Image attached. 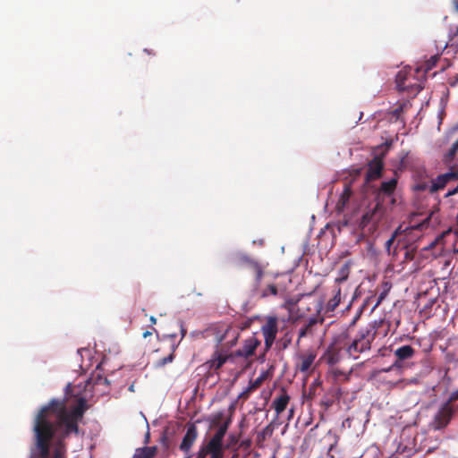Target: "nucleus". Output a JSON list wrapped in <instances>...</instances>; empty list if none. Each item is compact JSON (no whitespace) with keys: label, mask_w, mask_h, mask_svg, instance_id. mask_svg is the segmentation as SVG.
Returning <instances> with one entry per match:
<instances>
[{"label":"nucleus","mask_w":458,"mask_h":458,"mask_svg":"<svg viewBox=\"0 0 458 458\" xmlns=\"http://www.w3.org/2000/svg\"><path fill=\"white\" fill-rule=\"evenodd\" d=\"M454 5L456 11H458V0H454Z\"/></svg>","instance_id":"47"},{"label":"nucleus","mask_w":458,"mask_h":458,"mask_svg":"<svg viewBox=\"0 0 458 458\" xmlns=\"http://www.w3.org/2000/svg\"><path fill=\"white\" fill-rule=\"evenodd\" d=\"M383 164L379 159L374 158L369 165L366 173L367 181L377 179L380 176Z\"/></svg>","instance_id":"23"},{"label":"nucleus","mask_w":458,"mask_h":458,"mask_svg":"<svg viewBox=\"0 0 458 458\" xmlns=\"http://www.w3.org/2000/svg\"><path fill=\"white\" fill-rule=\"evenodd\" d=\"M261 331L264 335L267 347H270L276 337L277 318L276 317L269 318L266 324L262 326Z\"/></svg>","instance_id":"13"},{"label":"nucleus","mask_w":458,"mask_h":458,"mask_svg":"<svg viewBox=\"0 0 458 458\" xmlns=\"http://www.w3.org/2000/svg\"><path fill=\"white\" fill-rule=\"evenodd\" d=\"M341 301V288L340 286H335L334 288V296L327 301L325 312H332L334 311L336 307L339 305Z\"/></svg>","instance_id":"24"},{"label":"nucleus","mask_w":458,"mask_h":458,"mask_svg":"<svg viewBox=\"0 0 458 458\" xmlns=\"http://www.w3.org/2000/svg\"><path fill=\"white\" fill-rule=\"evenodd\" d=\"M186 333H187V330L183 327L182 325H181L182 338H183L186 335Z\"/></svg>","instance_id":"42"},{"label":"nucleus","mask_w":458,"mask_h":458,"mask_svg":"<svg viewBox=\"0 0 458 458\" xmlns=\"http://www.w3.org/2000/svg\"><path fill=\"white\" fill-rule=\"evenodd\" d=\"M317 354L312 350L300 353L296 358L295 369L301 373H307L314 363Z\"/></svg>","instance_id":"12"},{"label":"nucleus","mask_w":458,"mask_h":458,"mask_svg":"<svg viewBox=\"0 0 458 458\" xmlns=\"http://www.w3.org/2000/svg\"><path fill=\"white\" fill-rule=\"evenodd\" d=\"M144 51H145V52H147V53H148V54H149V55L151 54V52H150V51H148V49H145Z\"/></svg>","instance_id":"50"},{"label":"nucleus","mask_w":458,"mask_h":458,"mask_svg":"<svg viewBox=\"0 0 458 458\" xmlns=\"http://www.w3.org/2000/svg\"><path fill=\"white\" fill-rule=\"evenodd\" d=\"M430 218L427 217L422 222L418 223L413 225H399L395 231L393 233L392 236L386 242V248L388 251H390V247L394 242L395 239L400 237L401 235L404 234L405 236L413 235L414 237L419 238L420 235L415 234V233H420L424 229L428 227Z\"/></svg>","instance_id":"6"},{"label":"nucleus","mask_w":458,"mask_h":458,"mask_svg":"<svg viewBox=\"0 0 458 458\" xmlns=\"http://www.w3.org/2000/svg\"><path fill=\"white\" fill-rule=\"evenodd\" d=\"M250 393H251V392H246V390H245V391H244V392H243L240 396H241V397H242V396H244L245 398H247V397L250 395Z\"/></svg>","instance_id":"46"},{"label":"nucleus","mask_w":458,"mask_h":458,"mask_svg":"<svg viewBox=\"0 0 458 458\" xmlns=\"http://www.w3.org/2000/svg\"><path fill=\"white\" fill-rule=\"evenodd\" d=\"M458 193V183H457V186L455 188H454L453 190L449 191L446 194V196H453L454 194Z\"/></svg>","instance_id":"41"},{"label":"nucleus","mask_w":458,"mask_h":458,"mask_svg":"<svg viewBox=\"0 0 458 458\" xmlns=\"http://www.w3.org/2000/svg\"><path fill=\"white\" fill-rule=\"evenodd\" d=\"M394 201H395V200H394V199H393V198H392V199H391V203H392V204H394Z\"/></svg>","instance_id":"51"},{"label":"nucleus","mask_w":458,"mask_h":458,"mask_svg":"<svg viewBox=\"0 0 458 458\" xmlns=\"http://www.w3.org/2000/svg\"><path fill=\"white\" fill-rule=\"evenodd\" d=\"M334 374H335V376H338V375H342L343 373H342L340 370L335 369V370L334 371Z\"/></svg>","instance_id":"49"},{"label":"nucleus","mask_w":458,"mask_h":458,"mask_svg":"<svg viewBox=\"0 0 458 458\" xmlns=\"http://www.w3.org/2000/svg\"><path fill=\"white\" fill-rule=\"evenodd\" d=\"M277 293H278V288L275 284H268L261 291L262 297H267L269 295H277Z\"/></svg>","instance_id":"33"},{"label":"nucleus","mask_w":458,"mask_h":458,"mask_svg":"<svg viewBox=\"0 0 458 458\" xmlns=\"http://www.w3.org/2000/svg\"><path fill=\"white\" fill-rule=\"evenodd\" d=\"M88 409L87 401L81 397L78 403L67 409L63 401L53 399L40 409L34 419L33 434L40 458H47L50 441L55 436L63 438L79 433V422Z\"/></svg>","instance_id":"2"},{"label":"nucleus","mask_w":458,"mask_h":458,"mask_svg":"<svg viewBox=\"0 0 458 458\" xmlns=\"http://www.w3.org/2000/svg\"><path fill=\"white\" fill-rule=\"evenodd\" d=\"M458 153V140H455L449 150L444 155L443 162L449 165L454 160L456 154Z\"/></svg>","instance_id":"26"},{"label":"nucleus","mask_w":458,"mask_h":458,"mask_svg":"<svg viewBox=\"0 0 458 458\" xmlns=\"http://www.w3.org/2000/svg\"><path fill=\"white\" fill-rule=\"evenodd\" d=\"M411 68H403L399 71L395 76L396 88L401 92L407 93V96L411 97V99L399 100L395 106L388 113V114H403L404 113H414L420 114L422 108L421 102L414 105V98L423 89V81L416 80L411 81Z\"/></svg>","instance_id":"3"},{"label":"nucleus","mask_w":458,"mask_h":458,"mask_svg":"<svg viewBox=\"0 0 458 458\" xmlns=\"http://www.w3.org/2000/svg\"><path fill=\"white\" fill-rule=\"evenodd\" d=\"M352 195V191L349 187H345L342 194L340 195L339 200L337 202V207L343 208L349 201V199Z\"/></svg>","instance_id":"32"},{"label":"nucleus","mask_w":458,"mask_h":458,"mask_svg":"<svg viewBox=\"0 0 458 458\" xmlns=\"http://www.w3.org/2000/svg\"><path fill=\"white\" fill-rule=\"evenodd\" d=\"M377 335L375 326H368L360 328L356 336L351 341L348 340V334H343L339 336V343L345 348L347 354L353 358L358 359L360 354L368 352L371 348V344Z\"/></svg>","instance_id":"5"},{"label":"nucleus","mask_w":458,"mask_h":458,"mask_svg":"<svg viewBox=\"0 0 458 458\" xmlns=\"http://www.w3.org/2000/svg\"><path fill=\"white\" fill-rule=\"evenodd\" d=\"M438 61V57L437 55L430 57V59L426 63L423 67H417L414 71L411 70V81H416V76H421L423 79L426 77V73L431 70Z\"/></svg>","instance_id":"21"},{"label":"nucleus","mask_w":458,"mask_h":458,"mask_svg":"<svg viewBox=\"0 0 458 458\" xmlns=\"http://www.w3.org/2000/svg\"><path fill=\"white\" fill-rule=\"evenodd\" d=\"M157 451V446H145L142 448H138L132 458H154Z\"/></svg>","instance_id":"25"},{"label":"nucleus","mask_w":458,"mask_h":458,"mask_svg":"<svg viewBox=\"0 0 458 458\" xmlns=\"http://www.w3.org/2000/svg\"><path fill=\"white\" fill-rule=\"evenodd\" d=\"M259 344L260 342L256 337L250 336L244 341V344L241 349L236 350L232 354H233V358L242 357L249 359L255 354V351Z\"/></svg>","instance_id":"14"},{"label":"nucleus","mask_w":458,"mask_h":458,"mask_svg":"<svg viewBox=\"0 0 458 458\" xmlns=\"http://www.w3.org/2000/svg\"><path fill=\"white\" fill-rule=\"evenodd\" d=\"M266 377L267 375L265 372H263L254 380H250L248 387L246 388V392H254L255 390L259 388L263 382L265 381Z\"/></svg>","instance_id":"30"},{"label":"nucleus","mask_w":458,"mask_h":458,"mask_svg":"<svg viewBox=\"0 0 458 458\" xmlns=\"http://www.w3.org/2000/svg\"><path fill=\"white\" fill-rule=\"evenodd\" d=\"M64 439L58 436H55L49 444V452L47 458H66V446ZM33 455L40 458V453L36 445V436L34 435V451Z\"/></svg>","instance_id":"8"},{"label":"nucleus","mask_w":458,"mask_h":458,"mask_svg":"<svg viewBox=\"0 0 458 458\" xmlns=\"http://www.w3.org/2000/svg\"><path fill=\"white\" fill-rule=\"evenodd\" d=\"M326 360L329 365H335L340 360L339 351L334 347H330L326 353Z\"/></svg>","instance_id":"28"},{"label":"nucleus","mask_w":458,"mask_h":458,"mask_svg":"<svg viewBox=\"0 0 458 458\" xmlns=\"http://www.w3.org/2000/svg\"><path fill=\"white\" fill-rule=\"evenodd\" d=\"M324 322L323 318L311 317L299 330L298 342L303 337H311L315 335L318 325Z\"/></svg>","instance_id":"18"},{"label":"nucleus","mask_w":458,"mask_h":458,"mask_svg":"<svg viewBox=\"0 0 458 458\" xmlns=\"http://www.w3.org/2000/svg\"><path fill=\"white\" fill-rule=\"evenodd\" d=\"M369 456L371 458H380L379 450L377 447H370L361 455V458H369Z\"/></svg>","instance_id":"34"},{"label":"nucleus","mask_w":458,"mask_h":458,"mask_svg":"<svg viewBox=\"0 0 458 458\" xmlns=\"http://www.w3.org/2000/svg\"><path fill=\"white\" fill-rule=\"evenodd\" d=\"M394 356L396 357V360L393 363L391 367L385 369V371H389L393 368H400L401 362L411 359L415 354V350L411 345H403L394 352Z\"/></svg>","instance_id":"16"},{"label":"nucleus","mask_w":458,"mask_h":458,"mask_svg":"<svg viewBox=\"0 0 458 458\" xmlns=\"http://www.w3.org/2000/svg\"><path fill=\"white\" fill-rule=\"evenodd\" d=\"M149 438H150V435H149V432L148 431L145 435V439H144V443L145 444H148L149 442Z\"/></svg>","instance_id":"43"},{"label":"nucleus","mask_w":458,"mask_h":458,"mask_svg":"<svg viewBox=\"0 0 458 458\" xmlns=\"http://www.w3.org/2000/svg\"><path fill=\"white\" fill-rule=\"evenodd\" d=\"M106 385V386H108L109 385V381L106 377H103L102 376H98L97 378L95 379V382H94V385Z\"/></svg>","instance_id":"37"},{"label":"nucleus","mask_w":458,"mask_h":458,"mask_svg":"<svg viewBox=\"0 0 458 458\" xmlns=\"http://www.w3.org/2000/svg\"><path fill=\"white\" fill-rule=\"evenodd\" d=\"M234 264L238 267H246L251 270L255 274L256 285H259L264 271L259 261L250 258L247 254L239 253L234 258Z\"/></svg>","instance_id":"7"},{"label":"nucleus","mask_w":458,"mask_h":458,"mask_svg":"<svg viewBox=\"0 0 458 458\" xmlns=\"http://www.w3.org/2000/svg\"><path fill=\"white\" fill-rule=\"evenodd\" d=\"M458 82V74L455 76V81L454 82H451L450 84L452 86H454Z\"/></svg>","instance_id":"48"},{"label":"nucleus","mask_w":458,"mask_h":458,"mask_svg":"<svg viewBox=\"0 0 458 458\" xmlns=\"http://www.w3.org/2000/svg\"><path fill=\"white\" fill-rule=\"evenodd\" d=\"M397 184V179L392 178L387 182H383L378 190L377 199L388 197L391 198Z\"/></svg>","instance_id":"22"},{"label":"nucleus","mask_w":458,"mask_h":458,"mask_svg":"<svg viewBox=\"0 0 458 458\" xmlns=\"http://www.w3.org/2000/svg\"><path fill=\"white\" fill-rule=\"evenodd\" d=\"M289 401V394L284 389H282L280 394L274 399L272 403V406L275 409L276 415L281 414L286 409Z\"/></svg>","instance_id":"20"},{"label":"nucleus","mask_w":458,"mask_h":458,"mask_svg":"<svg viewBox=\"0 0 458 458\" xmlns=\"http://www.w3.org/2000/svg\"><path fill=\"white\" fill-rule=\"evenodd\" d=\"M225 413L219 411L213 416L211 420V428L217 427L215 434L206 443H203L196 454V458H224L225 444L224 438L232 423V419L226 418L223 422Z\"/></svg>","instance_id":"4"},{"label":"nucleus","mask_w":458,"mask_h":458,"mask_svg":"<svg viewBox=\"0 0 458 458\" xmlns=\"http://www.w3.org/2000/svg\"><path fill=\"white\" fill-rule=\"evenodd\" d=\"M350 274V266L348 264H344L338 271V276L335 279V286H339V284L347 280Z\"/></svg>","instance_id":"29"},{"label":"nucleus","mask_w":458,"mask_h":458,"mask_svg":"<svg viewBox=\"0 0 458 458\" xmlns=\"http://www.w3.org/2000/svg\"><path fill=\"white\" fill-rule=\"evenodd\" d=\"M240 332L237 327H230L226 328L225 333L217 338L218 343H223L228 346H233L239 337Z\"/></svg>","instance_id":"19"},{"label":"nucleus","mask_w":458,"mask_h":458,"mask_svg":"<svg viewBox=\"0 0 458 458\" xmlns=\"http://www.w3.org/2000/svg\"><path fill=\"white\" fill-rule=\"evenodd\" d=\"M198 437V428L194 424H190L187 427L186 433L182 437V443L180 444V450L184 454H189L193 444Z\"/></svg>","instance_id":"15"},{"label":"nucleus","mask_w":458,"mask_h":458,"mask_svg":"<svg viewBox=\"0 0 458 458\" xmlns=\"http://www.w3.org/2000/svg\"><path fill=\"white\" fill-rule=\"evenodd\" d=\"M415 250H406L404 254V261L412 260L414 259Z\"/></svg>","instance_id":"38"},{"label":"nucleus","mask_w":458,"mask_h":458,"mask_svg":"<svg viewBox=\"0 0 458 458\" xmlns=\"http://www.w3.org/2000/svg\"><path fill=\"white\" fill-rule=\"evenodd\" d=\"M250 393H251V392H246V390H245V391H244V392H243L240 396H241V397H242V396H244L245 398H247V397L250 395Z\"/></svg>","instance_id":"45"},{"label":"nucleus","mask_w":458,"mask_h":458,"mask_svg":"<svg viewBox=\"0 0 458 458\" xmlns=\"http://www.w3.org/2000/svg\"><path fill=\"white\" fill-rule=\"evenodd\" d=\"M274 432V428L271 426V424L266 426L257 435V444L261 446L263 442L266 441V439L269 438Z\"/></svg>","instance_id":"27"},{"label":"nucleus","mask_w":458,"mask_h":458,"mask_svg":"<svg viewBox=\"0 0 458 458\" xmlns=\"http://www.w3.org/2000/svg\"><path fill=\"white\" fill-rule=\"evenodd\" d=\"M458 400V390L457 391H454L453 392L448 400L445 402V403H449V404H452L454 402L457 401Z\"/></svg>","instance_id":"39"},{"label":"nucleus","mask_w":458,"mask_h":458,"mask_svg":"<svg viewBox=\"0 0 458 458\" xmlns=\"http://www.w3.org/2000/svg\"><path fill=\"white\" fill-rule=\"evenodd\" d=\"M233 359V354L222 348H217L211 358L204 364L208 371H217L226 361Z\"/></svg>","instance_id":"10"},{"label":"nucleus","mask_w":458,"mask_h":458,"mask_svg":"<svg viewBox=\"0 0 458 458\" xmlns=\"http://www.w3.org/2000/svg\"><path fill=\"white\" fill-rule=\"evenodd\" d=\"M153 332H157L156 328L152 327L151 330H147L143 333L142 336L144 338H147L148 336L151 335L153 334Z\"/></svg>","instance_id":"40"},{"label":"nucleus","mask_w":458,"mask_h":458,"mask_svg":"<svg viewBox=\"0 0 458 458\" xmlns=\"http://www.w3.org/2000/svg\"><path fill=\"white\" fill-rule=\"evenodd\" d=\"M150 322L152 325L156 324L157 323V318L154 317V316H151L150 318H149Z\"/></svg>","instance_id":"44"},{"label":"nucleus","mask_w":458,"mask_h":458,"mask_svg":"<svg viewBox=\"0 0 458 458\" xmlns=\"http://www.w3.org/2000/svg\"><path fill=\"white\" fill-rule=\"evenodd\" d=\"M390 288H391V285L388 283H385V289L378 295L377 301L375 304V308L377 307L384 301V299L388 294Z\"/></svg>","instance_id":"35"},{"label":"nucleus","mask_w":458,"mask_h":458,"mask_svg":"<svg viewBox=\"0 0 458 458\" xmlns=\"http://www.w3.org/2000/svg\"><path fill=\"white\" fill-rule=\"evenodd\" d=\"M385 212L383 204L378 200L371 209L362 215L360 225L365 227L370 223L377 224L383 218Z\"/></svg>","instance_id":"11"},{"label":"nucleus","mask_w":458,"mask_h":458,"mask_svg":"<svg viewBox=\"0 0 458 458\" xmlns=\"http://www.w3.org/2000/svg\"><path fill=\"white\" fill-rule=\"evenodd\" d=\"M88 409L87 401L81 397L78 403L67 409L63 401L53 399L40 409L34 419L33 434L40 458H47L50 441L55 436L63 438L79 433V422Z\"/></svg>","instance_id":"1"},{"label":"nucleus","mask_w":458,"mask_h":458,"mask_svg":"<svg viewBox=\"0 0 458 458\" xmlns=\"http://www.w3.org/2000/svg\"><path fill=\"white\" fill-rule=\"evenodd\" d=\"M240 434L231 433L229 434L226 443L225 444V449H232L235 448L237 445L239 440H240Z\"/></svg>","instance_id":"31"},{"label":"nucleus","mask_w":458,"mask_h":458,"mask_svg":"<svg viewBox=\"0 0 458 458\" xmlns=\"http://www.w3.org/2000/svg\"><path fill=\"white\" fill-rule=\"evenodd\" d=\"M458 179V171L451 170L445 174H439L435 180L432 181L429 191L431 193L437 192L439 190L445 188L448 182L451 180Z\"/></svg>","instance_id":"17"},{"label":"nucleus","mask_w":458,"mask_h":458,"mask_svg":"<svg viewBox=\"0 0 458 458\" xmlns=\"http://www.w3.org/2000/svg\"><path fill=\"white\" fill-rule=\"evenodd\" d=\"M174 354L172 352L168 356L164 357L163 359L158 360V366H165L167 363H170L174 360Z\"/></svg>","instance_id":"36"},{"label":"nucleus","mask_w":458,"mask_h":458,"mask_svg":"<svg viewBox=\"0 0 458 458\" xmlns=\"http://www.w3.org/2000/svg\"><path fill=\"white\" fill-rule=\"evenodd\" d=\"M455 412V408L449 403H444L436 413L432 425L437 430L445 428Z\"/></svg>","instance_id":"9"},{"label":"nucleus","mask_w":458,"mask_h":458,"mask_svg":"<svg viewBox=\"0 0 458 458\" xmlns=\"http://www.w3.org/2000/svg\"><path fill=\"white\" fill-rule=\"evenodd\" d=\"M419 189H420V190H424V189H425V187H424V186H420V187H419Z\"/></svg>","instance_id":"52"}]
</instances>
